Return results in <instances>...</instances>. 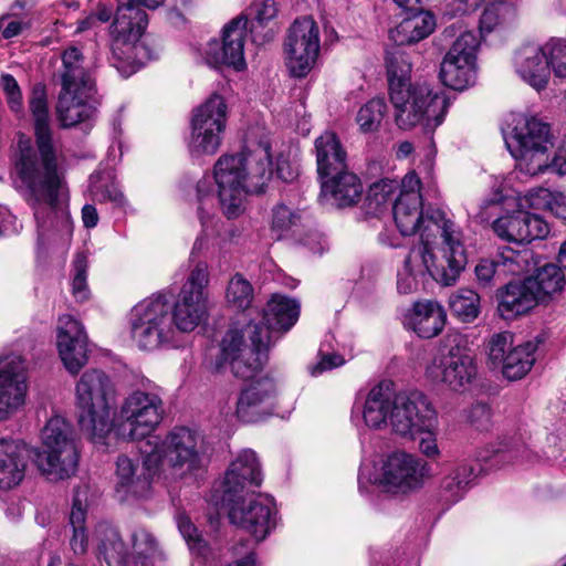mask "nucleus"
I'll list each match as a JSON object with an SVG mask.
<instances>
[{
    "label": "nucleus",
    "mask_w": 566,
    "mask_h": 566,
    "mask_svg": "<svg viewBox=\"0 0 566 566\" xmlns=\"http://www.w3.org/2000/svg\"><path fill=\"white\" fill-rule=\"evenodd\" d=\"M386 66L388 74L389 92L392 91L394 85L398 83L399 86H407L412 84L410 82L411 62L408 55L400 49L387 52Z\"/></svg>",
    "instance_id": "obj_45"
},
{
    "label": "nucleus",
    "mask_w": 566,
    "mask_h": 566,
    "mask_svg": "<svg viewBox=\"0 0 566 566\" xmlns=\"http://www.w3.org/2000/svg\"><path fill=\"white\" fill-rule=\"evenodd\" d=\"M228 506V516L232 524L252 535L256 543L262 542L276 526V509L269 495L255 494L249 499L244 494L233 496V501H223Z\"/></svg>",
    "instance_id": "obj_16"
},
{
    "label": "nucleus",
    "mask_w": 566,
    "mask_h": 566,
    "mask_svg": "<svg viewBox=\"0 0 566 566\" xmlns=\"http://www.w3.org/2000/svg\"><path fill=\"white\" fill-rule=\"evenodd\" d=\"M143 460L119 455L116 461V496L122 502L145 499L149 495L153 478L158 473L157 453L142 450Z\"/></svg>",
    "instance_id": "obj_18"
},
{
    "label": "nucleus",
    "mask_w": 566,
    "mask_h": 566,
    "mask_svg": "<svg viewBox=\"0 0 566 566\" xmlns=\"http://www.w3.org/2000/svg\"><path fill=\"white\" fill-rule=\"evenodd\" d=\"M210 282L209 266L206 262H197L190 270L187 281L181 287L180 293L188 292L192 297L206 300L208 297L207 289Z\"/></svg>",
    "instance_id": "obj_51"
},
{
    "label": "nucleus",
    "mask_w": 566,
    "mask_h": 566,
    "mask_svg": "<svg viewBox=\"0 0 566 566\" xmlns=\"http://www.w3.org/2000/svg\"><path fill=\"white\" fill-rule=\"evenodd\" d=\"M177 525L189 549L198 555L206 556L208 546L201 533L187 515L180 514L177 517Z\"/></svg>",
    "instance_id": "obj_55"
},
{
    "label": "nucleus",
    "mask_w": 566,
    "mask_h": 566,
    "mask_svg": "<svg viewBox=\"0 0 566 566\" xmlns=\"http://www.w3.org/2000/svg\"><path fill=\"white\" fill-rule=\"evenodd\" d=\"M409 324L420 337L432 338L442 331L446 312L438 302H416L409 316Z\"/></svg>",
    "instance_id": "obj_34"
},
{
    "label": "nucleus",
    "mask_w": 566,
    "mask_h": 566,
    "mask_svg": "<svg viewBox=\"0 0 566 566\" xmlns=\"http://www.w3.org/2000/svg\"><path fill=\"white\" fill-rule=\"evenodd\" d=\"M171 315L175 332H192L207 316V301L192 297L188 292L179 293Z\"/></svg>",
    "instance_id": "obj_35"
},
{
    "label": "nucleus",
    "mask_w": 566,
    "mask_h": 566,
    "mask_svg": "<svg viewBox=\"0 0 566 566\" xmlns=\"http://www.w3.org/2000/svg\"><path fill=\"white\" fill-rule=\"evenodd\" d=\"M388 423L396 434L415 439L419 432H429L436 427L438 415L424 394H397Z\"/></svg>",
    "instance_id": "obj_15"
},
{
    "label": "nucleus",
    "mask_w": 566,
    "mask_h": 566,
    "mask_svg": "<svg viewBox=\"0 0 566 566\" xmlns=\"http://www.w3.org/2000/svg\"><path fill=\"white\" fill-rule=\"evenodd\" d=\"M517 74L536 91L544 90L549 80L551 71L546 59L545 45L525 44L514 57Z\"/></svg>",
    "instance_id": "obj_29"
},
{
    "label": "nucleus",
    "mask_w": 566,
    "mask_h": 566,
    "mask_svg": "<svg viewBox=\"0 0 566 566\" xmlns=\"http://www.w3.org/2000/svg\"><path fill=\"white\" fill-rule=\"evenodd\" d=\"M319 200L323 205L346 208L356 205L363 195V184L356 174L347 170L321 178Z\"/></svg>",
    "instance_id": "obj_28"
},
{
    "label": "nucleus",
    "mask_w": 566,
    "mask_h": 566,
    "mask_svg": "<svg viewBox=\"0 0 566 566\" xmlns=\"http://www.w3.org/2000/svg\"><path fill=\"white\" fill-rule=\"evenodd\" d=\"M85 518L86 510L80 499V494L76 493L73 500L72 510L70 513V524L73 530V535L70 541L72 551L76 555H83L87 549V536L85 533Z\"/></svg>",
    "instance_id": "obj_46"
},
{
    "label": "nucleus",
    "mask_w": 566,
    "mask_h": 566,
    "mask_svg": "<svg viewBox=\"0 0 566 566\" xmlns=\"http://www.w3.org/2000/svg\"><path fill=\"white\" fill-rule=\"evenodd\" d=\"M98 554L104 558L108 566L125 565L128 552L125 543L115 528L105 527L101 531Z\"/></svg>",
    "instance_id": "obj_42"
},
{
    "label": "nucleus",
    "mask_w": 566,
    "mask_h": 566,
    "mask_svg": "<svg viewBox=\"0 0 566 566\" xmlns=\"http://www.w3.org/2000/svg\"><path fill=\"white\" fill-rule=\"evenodd\" d=\"M505 144L522 169L530 175L541 174L553 146L551 127L536 117L520 115Z\"/></svg>",
    "instance_id": "obj_13"
},
{
    "label": "nucleus",
    "mask_w": 566,
    "mask_h": 566,
    "mask_svg": "<svg viewBox=\"0 0 566 566\" xmlns=\"http://www.w3.org/2000/svg\"><path fill=\"white\" fill-rule=\"evenodd\" d=\"M450 248H443L442 260L434 264L432 247L428 244L413 245L405 258L397 273V290L400 294H411L418 291L430 276L436 282L449 286L455 283L464 270L468 259L462 243L451 240Z\"/></svg>",
    "instance_id": "obj_7"
},
{
    "label": "nucleus",
    "mask_w": 566,
    "mask_h": 566,
    "mask_svg": "<svg viewBox=\"0 0 566 566\" xmlns=\"http://www.w3.org/2000/svg\"><path fill=\"white\" fill-rule=\"evenodd\" d=\"M227 124V104L218 95H211L205 103L198 106L192 114L191 125L213 129L222 134Z\"/></svg>",
    "instance_id": "obj_40"
},
{
    "label": "nucleus",
    "mask_w": 566,
    "mask_h": 566,
    "mask_svg": "<svg viewBox=\"0 0 566 566\" xmlns=\"http://www.w3.org/2000/svg\"><path fill=\"white\" fill-rule=\"evenodd\" d=\"M489 359L491 364L497 368L506 358L503 356V349H512L513 334L511 332H501L491 336L489 344Z\"/></svg>",
    "instance_id": "obj_58"
},
{
    "label": "nucleus",
    "mask_w": 566,
    "mask_h": 566,
    "mask_svg": "<svg viewBox=\"0 0 566 566\" xmlns=\"http://www.w3.org/2000/svg\"><path fill=\"white\" fill-rule=\"evenodd\" d=\"M475 469L469 462L457 463L440 483L439 497L447 504L460 501L470 488Z\"/></svg>",
    "instance_id": "obj_36"
},
{
    "label": "nucleus",
    "mask_w": 566,
    "mask_h": 566,
    "mask_svg": "<svg viewBox=\"0 0 566 566\" xmlns=\"http://www.w3.org/2000/svg\"><path fill=\"white\" fill-rule=\"evenodd\" d=\"M478 374V367L470 355L463 335L448 333L426 366V377L438 386L454 392L467 391Z\"/></svg>",
    "instance_id": "obj_10"
},
{
    "label": "nucleus",
    "mask_w": 566,
    "mask_h": 566,
    "mask_svg": "<svg viewBox=\"0 0 566 566\" xmlns=\"http://www.w3.org/2000/svg\"><path fill=\"white\" fill-rule=\"evenodd\" d=\"M439 75L446 86L455 91H462L474 84L476 80V64L443 59Z\"/></svg>",
    "instance_id": "obj_41"
},
{
    "label": "nucleus",
    "mask_w": 566,
    "mask_h": 566,
    "mask_svg": "<svg viewBox=\"0 0 566 566\" xmlns=\"http://www.w3.org/2000/svg\"><path fill=\"white\" fill-rule=\"evenodd\" d=\"M275 398L276 386L272 378H254L238 397L237 415L244 422H255L272 413Z\"/></svg>",
    "instance_id": "obj_25"
},
{
    "label": "nucleus",
    "mask_w": 566,
    "mask_h": 566,
    "mask_svg": "<svg viewBox=\"0 0 566 566\" xmlns=\"http://www.w3.org/2000/svg\"><path fill=\"white\" fill-rule=\"evenodd\" d=\"M300 222L298 211L292 210L283 203L273 208L272 231L276 232L279 238L298 227Z\"/></svg>",
    "instance_id": "obj_54"
},
{
    "label": "nucleus",
    "mask_w": 566,
    "mask_h": 566,
    "mask_svg": "<svg viewBox=\"0 0 566 566\" xmlns=\"http://www.w3.org/2000/svg\"><path fill=\"white\" fill-rule=\"evenodd\" d=\"M114 20L108 28L109 63L118 73L128 77L143 64L146 46L139 43L148 25V14L143 8L117 0Z\"/></svg>",
    "instance_id": "obj_9"
},
{
    "label": "nucleus",
    "mask_w": 566,
    "mask_h": 566,
    "mask_svg": "<svg viewBox=\"0 0 566 566\" xmlns=\"http://www.w3.org/2000/svg\"><path fill=\"white\" fill-rule=\"evenodd\" d=\"M29 109L34 119L40 158L31 149H22L15 165L17 172L30 190V203L38 228L71 230L67 201L62 191V177L57 171L52 144L45 85L36 83L29 96Z\"/></svg>",
    "instance_id": "obj_1"
},
{
    "label": "nucleus",
    "mask_w": 566,
    "mask_h": 566,
    "mask_svg": "<svg viewBox=\"0 0 566 566\" xmlns=\"http://www.w3.org/2000/svg\"><path fill=\"white\" fill-rule=\"evenodd\" d=\"M538 342L530 340L514 346L500 365L503 376L509 380L522 379L532 368L536 358Z\"/></svg>",
    "instance_id": "obj_38"
},
{
    "label": "nucleus",
    "mask_w": 566,
    "mask_h": 566,
    "mask_svg": "<svg viewBox=\"0 0 566 566\" xmlns=\"http://www.w3.org/2000/svg\"><path fill=\"white\" fill-rule=\"evenodd\" d=\"M163 416L159 396L134 390L124 398L119 408V434L126 440H142L156 430Z\"/></svg>",
    "instance_id": "obj_14"
},
{
    "label": "nucleus",
    "mask_w": 566,
    "mask_h": 566,
    "mask_svg": "<svg viewBox=\"0 0 566 566\" xmlns=\"http://www.w3.org/2000/svg\"><path fill=\"white\" fill-rule=\"evenodd\" d=\"M300 316V303L291 297L273 294L263 308V323L249 324L247 334L250 344L243 339L238 329H230L221 342V361L216 369L220 370L223 363H229L234 376L243 379L253 377L266 361V350L284 333L290 331Z\"/></svg>",
    "instance_id": "obj_3"
},
{
    "label": "nucleus",
    "mask_w": 566,
    "mask_h": 566,
    "mask_svg": "<svg viewBox=\"0 0 566 566\" xmlns=\"http://www.w3.org/2000/svg\"><path fill=\"white\" fill-rule=\"evenodd\" d=\"M41 439L42 450L22 440L0 439V490L20 485L32 458L49 480H64L75 474L80 453L72 426L62 417H53L43 428Z\"/></svg>",
    "instance_id": "obj_2"
},
{
    "label": "nucleus",
    "mask_w": 566,
    "mask_h": 566,
    "mask_svg": "<svg viewBox=\"0 0 566 566\" xmlns=\"http://www.w3.org/2000/svg\"><path fill=\"white\" fill-rule=\"evenodd\" d=\"M426 474L427 465L421 459L399 451L384 461L378 481L387 493L408 494L422 485Z\"/></svg>",
    "instance_id": "obj_20"
},
{
    "label": "nucleus",
    "mask_w": 566,
    "mask_h": 566,
    "mask_svg": "<svg viewBox=\"0 0 566 566\" xmlns=\"http://www.w3.org/2000/svg\"><path fill=\"white\" fill-rule=\"evenodd\" d=\"M116 387L101 369H88L75 386V401L80 429L93 441L104 439L113 428L112 409L116 402Z\"/></svg>",
    "instance_id": "obj_6"
},
{
    "label": "nucleus",
    "mask_w": 566,
    "mask_h": 566,
    "mask_svg": "<svg viewBox=\"0 0 566 566\" xmlns=\"http://www.w3.org/2000/svg\"><path fill=\"white\" fill-rule=\"evenodd\" d=\"M548 69L552 67L557 77H566V40L551 39L545 44Z\"/></svg>",
    "instance_id": "obj_56"
},
{
    "label": "nucleus",
    "mask_w": 566,
    "mask_h": 566,
    "mask_svg": "<svg viewBox=\"0 0 566 566\" xmlns=\"http://www.w3.org/2000/svg\"><path fill=\"white\" fill-rule=\"evenodd\" d=\"M286 66L294 77H304L313 69L319 52V31L312 17L296 19L285 42Z\"/></svg>",
    "instance_id": "obj_17"
},
{
    "label": "nucleus",
    "mask_w": 566,
    "mask_h": 566,
    "mask_svg": "<svg viewBox=\"0 0 566 566\" xmlns=\"http://www.w3.org/2000/svg\"><path fill=\"white\" fill-rule=\"evenodd\" d=\"M268 144L237 155H222L213 166L217 197L222 212L229 219L244 211L248 193H262L272 176V158Z\"/></svg>",
    "instance_id": "obj_4"
},
{
    "label": "nucleus",
    "mask_w": 566,
    "mask_h": 566,
    "mask_svg": "<svg viewBox=\"0 0 566 566\" xmlns=\"http://www.w3.org/2000/svg\"><path fill=\"white\" fill-rule=\"evenodd\" d=\"M56 345L66 370L77 374L88 361L87 335L83 325L71 315L59 317Z\"/></svg>",
    "instance_id": "obj_24"
},
{
    "label": "nucleus",
    "mask_w": 566,
    "mask_h": 566,
    "mask_svg": "<svg viewBox=\"0 0 566 566\" xmlns=\"http://www.w3.org/2000/svg\"><path fill=\"white\" fill-rule=\"evenodd\" d=\"M397 394L390 381L374 386L365 400L363 418L369 428L380 429L388 423Z\"/></svg>",
    "instance_id": "obj_30"
},
{
    "label": "nucleus",
    "mask_w": 566,
    "mask_h": 566,
    "mask_svg": "<svg viewBox=\"0 0 566 566\" xmlns=\"http://www.w3.org/2000/svg\"><path fill=\"white\" fill-rule=\"evenodd\" d=\"M449 307L459 319L471 323L480 314V296L471 289H459L450 295Z\"/></svg>",
    "instance_id": "obj_43"
},
{
    "label": "nucleus",
    "mask_w": 566,
    "mask_h": 566,
    "mask_svg": "<svg viewBox=\"0 0 566 566\" xmlns=\"http://www.w3.org/2000/svg\"><path fill=\"white\" fill-rule=\"evenodd\" d=\"M496 235L505 241L530 243L549 233L548 223L538 214L518 210L493 221Z\"/></svg>",
    "instance_id": "obj_26"
},
{
    "label": "nucleus",
    "mask_w": 566,
    "mask_h": 566,
    "mask_svg": "<svg viewBox=\"0 0 566 566\" xmlns=\"http://www.w3.org/2000/svg\"><path fill=\"white\" fill-rule=\"evenodd\" d=\"M317 174L319 178L347 170V154L335 133L325 132L315 140Z\"/></svg>",
    "instance_id": "obj_32"
},
{
    "label": "nucleus",
    "mask_w": 566,
    "mask_h": 566,
    "mask_svg": "<svg viewBox=\"0 0 566 566\" xmlns=\"http://www.w3.org/2000/svg\"><path fill=\"white\" fill-rule=\"evenodd\" d=\"M221 135L213 129L191 125L189 150L193 156L213 155L221 145Z\"/></svg>",
    "instance_id": "obj_50"
},
{
    "label": "nucleus",
    "mask_w": 566,
    "mask_h": 566,
    "mask_svg": "<svg viewBox=\"0 0 566 566\" xmlns=\"http://www.w3.org/2000/svg\"><path fill=\"white\" fill-rule=\"evenodd\" d=\"M389 96L395 108L396 124L401 129L423 124L427 129L433 130L443 122L449 105L444 94L433 92L424 82L405 87L397 83Z\"/></svg>",
    "instance_id": "obj_11"
},
{
    "label": "nucleus",
    "mask_w": 566,
    "mask_h": 566,
    "mask_svg": "<svg viewBox=\"0 0 566 566\" xmlns=\"http://www.w3.org/2000/svg\"><path fill=\"white\" fill-rule=\"evenodd\" d=\"M132 546L136 566H165V556L156 537L144 527L132 533Z\"/></svg>",
    "instance_id": "obj_39"
},
{
    "label": "nucleus",
    "mask_w": 566,
    "mask_h": 566,
    "mask_svg": "<svg viewBox=\"0 0 566 566\" xmlns=\"http://www.w3.org/2000/svg\"><path fill=\"white\" fill-rule=\"evenodd\" d=\"M411 15L405 18L394 30L389 32L390 39L398 45L419 42L429 36L436 27L434 17L422 10H410Z\"/></svg>",
    "instance_id": "obj_33"
},
{
    "label": "nucleus",
    "mask_w": 566,
    "mask_h": 566,
    "mask_svg": "<svg viewBox=\"0 0 566 566\" xmlns=\"http://www.w3.org/2000/svg\"><path fill=\"white\" fill-rule=\"evenodd\" d=\"M197 198L199 202L198 207V213L199 218L201 220L202 226H206V218L209 217V214L205 213V205H207L209 201H213L214 195L212 190V184L209 177H202L198 184H197Z\"/></svg>",
    "instance_id": "obj_60"
},
{
    "label": "nucleus",
    "mask_w": 566,
    "mask_h": 566,
    "mask_svg": "<svg viewBox=\"0 0 566 566\" xmlns=\"http://www.w3.org/2000/svg\"><path fill=\"white\" fill-rule=\"evenodd\" d=\"M61 92L56 104L57 118L63 127H72L92 117L94 108L88 99L95 93V81L80 49L67 48L57 71Z\"/></svg>",
    "instance_id": "obj_8"
},
{
    "label": "nucleus",
    "mask_w": 566,
    "mask_h": 566,
    "mask_svg": "<svg viewBox=\"0 0 566 566\" xmlns=\"http://www.w3.org/2000/svg\"><path fill=\"white\" fill-rule=\"evenodd\" d=\"M91 190L93 196L99 201L108 200L114 202L117 207H125L127 203L124 193L114 184L93 186Z\"/></svg>",
    "instance_id": "obj_61"
},
{
    "label": "nucleus",
    "mask_w": 566,
    "mask_h": 566,
    "mask_svg": "<svg viewBox=\"0 0 566 566\" xmlns=\"http://www.w3.org/2000/svg\"><path fill=\"white\" fill-rule=\"evenodd\" d=\"M0 88L4 94L8 108L17 118L25 116L23 95L18 81L13 75L3 73L0 75Z\"/></svg>",
    "instance_id": "obj_52"
},
{
    "label": "nucleus",
    "mask_w": 566,
    "mask_h": 566,
    "mask_svg": "<svg viewBox=\"0 0 566 566\" xmlns=\"http://www.w3.org/2000/svg\"><path fill=\"white\" fill-rule=\"evenodd\" d=\"M198 439L195 431L185 427H176L164 439L153 437L147 440L146 446L150 453L159 455L158 467L161 463H167L174 469L193 471L199 468L201 460Z\"/></svg>",
    "instance_id": "obj_19"
},
{
    "label": "nucleus",
    "mask_w": 566,
    "mask_h": 566,
    "mask_svg": "<svg viewBox=\"0 0 566 566\" xmlns=\"http://www.w3.org/2000/svg\"><path fill=\"white\" fill-rule=\"evenodd\" d=\"M387 104L384 98L377 97L368 101L357 113V124L364 133L378 130L387 114Z\"/></svg>",
    "instance_id": "obj_49"
},
{
    "label": "nucleus",
    "mask_w": 566,
    "mask_h": 566,
    "mask_svg": "<svg viewBox=\"0 0 566 566\" xmlns=\"http://www.w3.org/2000/svg\"><path fill=\"white\" fill-rule=\"evenodd\" d=\"M492 458L497 462L509 463L523 457H528V451L518 439H503L492 446Z\"/></svg>",
    "instance_id": "obj_53"
},
{
    "label": "nucleus",
    "mask_w": 566,
    "mask_h": 566,
    "mask_svg": "<svg viewBox=\"0 0 566 566\" xmlns=\"http://www.w3.org/2000/svg\"><path fill=\"white\" fill-rule=\"evenodd\" d=\"M262 472L256 453L252 450L242 451L231 462L222 482V501H233V496L244 494L248 485L259 486Z\"/></svg>",
    "instance_id": "obj_27"
},
{
    "label": "nucleus",
    "mask_w": 566,
    "mask_h": 566,
    "mask_svg": "<svg viewBox=\"0 0 566 566\" xmlns=\"http://www.w3.org/2000/svg\"><path fill=\"white\" fill-rule=\"evenodd\" d=\"M253 298L254 291L251 283L239 273L233 275L226 291L227 303L234 310L244 311L251 306Z\"/></svg>",
    "instance_id": "obj_47"
},
{
    "label": "nucleus",
    "mask_w": 566,
    "mask_h": 566,
    "mask_svg": "<svg viewBox=\"0 0 566 566\" xmlns=\"http://www.w3.org/2000/svg\"><path fill=\"white\" fill-rule=\"evenodd\" d=\"M469 420L478 430H488L491 422V409L486 403H475L469 412Z\"/></svg>",
    "instance_id": "obj_63"
},
{
    "label": "nucleus",
    "mask_w": 566,
    "mask_h": 566,
    "mask_svg": "<svg viewBox=\"0 0 566 566\" xmlns=\"http://www.w3.org/2000/svg\"><path fill=\"white\" fill-rule=\"evenodd\" d=\"M497 312L504 319H513L527 313L539 303L526 280L510 282L499 294Z\"/></svg>",
    "instance_id": "obj_31"
},
{
    "label": "nucleus",
    "mask_w": 566,
    "mask_h": 566,
    "mask_svg": "<svg viewBox=\"0 0 566 566\" xmlns=\"http://www.w3.org/2000/svg\"><path fill=\"white\" fill-rule=\"evenodd\" d=\"M539 303L549 301L563 291L565 276L562 269L553 263L544 264L536 270L535 275L525 279Z\"/></svg>",
    "instance_id": "obj_37"
},
{
    "label": "nucleus",
    "mask_w": 566,
    "mask_h": 566,
    "mask_svg": "<svg viewBox=\"0 0 566 566\" xmlns=\"http://www.w3.org/2000/svg\"><path fill=\"white\" fill-rule=\"evenodd\" d=\"M395 223L402 235L420 232L418 244L432 247L438 235L442 238L443 248L452 245L451 240L462 243L461 232L454 222L446 218L440 209L423 212L420 179L416 174H407L401 181V189L394 207Z\"/></svg>",
    "instance_id": "obj_5"
},
{
    "label": "nucleus",
    "mask_w": 566,
    "mask_h": 566,
    "mask_svg": "<svg viewBox=\"0 0 566 566\" xmlns=\"http://www.w3.org/2000/svg\"><path fill=\"white\" fill-rule=\"evenodd\" d=\"M318 356L319 360L310 367V373L312 376L322 375L325 371L340 367L345 363L344 357L336 353H319Z\"/></svg>",
    "instance_id": "obj_62"
},
{
    "label": "nucleus",
    "mask_w": 566,
    "mask_h": 566,
    "mask_svg": "<svg viewBox=\"0 0 566 566\" xmlns=\"http://www.w3.org/2000/svg\"><path fill=\"white\" fill-rule=\"evenodd\" d=\"M27 380V363L21 355L8 354L0 357V421L25 403Z\"/></svg>",
    "instance_id": "obj_21"
},
{
    "label": "nucleus",
    "mask_w": 566,
    "mask_h": 566,
    "mask_svg": "<svg viewBox=\"0 0 566 566\" xmlns=\"http://www.w3.org/2000/svg\"><path fill=\"white\" fill-rule=\"evenodd\" d=\"M248 20L237 17L224 25L222 41L211 40L206 49V59L210 65H229L241 70L245 65L244 41Z\"/></svg>",
    "instance_id": "obj_23"
},
{
    "label": "nucleus",
    "mask_w": 566,
    "mask_h": 566,
    "mask_svg": "<svg viewBox=\"0 0 566 566\" xmlns=\"http://www.w3.org/2000/svg\"><path fill=\"white\" fill-rule=\"evenodd\" d=\"M249 545L250 542L248 539H243L238 545L233 546V555H242V557L234 563H229L227 566H255V555L250 551Z\"/></svg>",
    "instance_id": "obj_64"
},
{
    "label": "nucleus",
    "mask_w": 566,
    "mask_h": 566,
    "mask_svg": "<svg viewBox=\"0 0 566 566\" xmlns=\"http://www.w3.org/2000/svg\"><path fill=\"white\" fill-rule=\"evenodd\" d=\"M74 276L72 280V292L75 298L84 301L88 297L87 258L78 253L73 261Z\"/></svg>",
    "instance_id": "obj_57"
},
{
    "label": "nucleus",
    "mask_w": 566,
    "mask_h": 566,
    "mask_svg": "<svg viewBox=\"0 0 566 566\" xmlns=\"http://www.w3.org/2000/svg\"><path fill=\"white\" fill-rule=\"evenodd\" d=\"M279 12V3L276 0H263L255 6V17L251 23V31L265 25L273 20Z\"/></svg>",
    "instance_id": "obj_59"
},
{
    "label": "nucleus",
    "mask_w": 566,
    "mask_h": 566,
    "mask_svg": "<svg viewBox=\"0 0 566 566\" xmlns=\"http://www.w3.org/2000/svg\"><path fill=\"white\" fill-rule=\"evenodd\" d=\"M535 265L533 251L530 249H502L493 259H483L475 265V275L483 287L503 281L507 275H522Z\"/></svg>",
    "instance_id": "obj_22"
},
{
    "label": "nucleus",
    "mask_w": 566,
    "mask_h": 566,
    "mask_svg": "<svg viewBox=\"0 0 566 566\" xmlns=\"http://www.w3.org/2000/svg\"><path fill=\"white\" fill-rule=\"evenodd\" d=\"M480 48V36L472 31H463L455 39L443 59L476 64V52Z\"/></svg>",
    "instance_id": "obj_48"
},
{
    "label": "nucleus",
    "mask_w": 566,
    "mask_h": 566,
    "mask_svg": "<svg viewBox=\"0 0 566 566\" xmlns=\"http://www.w3.org/2000/svg\"><path fill=\"white\" fill-rule=\"evenodd\" d=\"M401 185L394 179L384 178L374 182L366 196L368 211L370 213H379L387 208L394 200L397 190Z\"/></svg>",
    "instance_id": "obj_44"
},
{
    "label": "nucleus",
    "mask_w": 566,
    "mask_h": 566,
    "mask_svg": "<svg viewBox=\"0 0 566 566\" xmlns=\"http://www.w3.org/2000/svg\"><path fill=\"white\" fill-rule=\"evenodd\" d=\"M129 333L136 346L154 352L175 339L171 304L165 294H154L136 304L128 314Z\"/></svg>",
    "instance_id": "obj_12"
}]
</instances>
